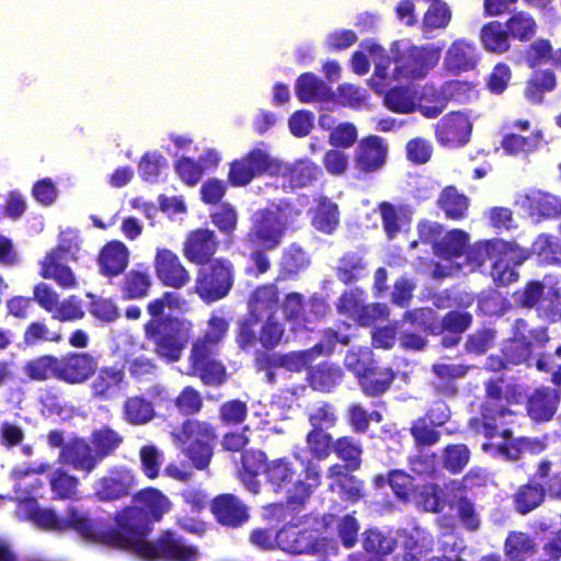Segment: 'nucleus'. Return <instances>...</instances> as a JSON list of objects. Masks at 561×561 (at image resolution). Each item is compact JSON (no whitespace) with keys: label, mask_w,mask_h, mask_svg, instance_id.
Returning a JSON list of instances; mask_svg holds the SVG:
<instances>
[{"label":"nucleus","mask_w":561,"mask_h":561,"mask_svg":"<svg viewBox=\"0 0 561 561\" xmlns=\"http://www.w3.org/2000/svg\"><path fill=\"white\" fill-rule=\"evenodd\" d=\"M545 499V489L540 484L528 483L518 489L514 502L517 512L527 514L537 508Z\"/></svg>","instance_id":"obj_46"},{"label":"nucleus","mask_w":561,"mask_h":561,"mask_svg":"<svg viewBox=\"0 0 561 561\" xmlns=\"http://www.w3.org/2000/svg\"><path fill=\"white\" fill-rule=\"evenodd\" d=\"M365 49L375 64V72L369 80L370 87L380 94L394 80L423 79L440 58L439 48L434 46H415L409 42H397L391 48L396 67L390 69V58L380 45L369 42L365 44Z\"/></svg>","instance_id":"obj_4"},{"label":"nucleus","mask_w":561,"mask_h":561,"mask_svg":"<svg viewBox=\"0 0 561 561\" xmlns=\"http://www.w3.org/2000/svg\"><path fill=\"white\" fill-rule=\"evenodd\" d=\"M341 465L331 466L328 470V479L331 480L330 489L336 492L343 500L357 502L363 497V482L354 476L345 472Z\"/></svg>","instance_id":"obj_28"},{"label":"nucleus","mask_w":561,"mask_h":561,"mask_svg":"<svg viewBox=\"0 0 561 561\" xmlns=\"http://www.w3.org/2000/svg\"><path fill=\"white\" fill-rule=\"evenodd\" d=\"M383 104L391 112L399 114H410L416 111L419 91L414 85L394 87L383 91Z\"/></svg>","instance_id":"obj_35"},{"label":"nucleus","mask_w":561,"mask_h":561,"mask_svg":"<svg viewBox=\"0 0 561 561\" xmlns=\"http://www.w3.org/2000/svg\"><path fill=\"white\" fill-rule=\"evenodd\" d=\"M489 400L483 405L482 419L473 417L469 427L476 434H483L490 442L482 444V449L506 460L517 458L518 449L513 445L510 430L504 428L511 412L499 403L501 388L490 382L486 387Z\"/></svg>","instance_id":"obj_6"},{"label":"nucleus","mask_w":561,"mask_h":561,"mask_svg":"<svg viewBox=\"0 0 561 561\" xmlns=\"http://www.w3.org/2000/svg\"><path fill=\"white\" fill-rule=\"evenodd\" d=\"M284 172L289 173V180L293 187H304L317 179L320 169L309 160L297 161L294 165H285Z\"/></svg>","instance_id":"obj_54"},{"label":"nucleus","mask_w":561,"mask_h":561,"mask_svg":"<svg viewBox=\"0 0 561 561\" xmlns=\"http://www.w3.org/2000/svg\"><path fill=\"white\" fill-rule=\"evenodd\" d=\"M278 307V289L273 284L257 287L249 299L251 316L256 320H264L266 317L275 316Z\"/></svg>","instance_id":"obj_29"},{"label":"nucleus","mask_w":561,"mask_h":561,"mask_svg":"<svg viewBox=\"0 0 561 561\" xmlns=\"http://www.w3.org/2000/svg\"><path fill=\"white\" fill-rule=\"evenodd\" d=\"M80 251V240L75 230L62 231L59 236L58 245L47 254H56L67 261H77Z\"/></svg>","instance_id":"obj_59"},{"label":"nucleus","mask_w":561,"mask_h":561,"mask_svg":"<svg viewBox=\"0 0 561 561\" xmlns=\"http://www.w3.org/2000/svg\"><path fill=\"white\" fill-rule=\"evenodd\" d=\"M135 501L147 511L153 520L158 522L171 508V502L157 489H145L138 492Z\"/></svg>","instance_id":"obj_38"},{"label":"nucleus","mask_w":561,"mask_h":561,"mask_svg":"<svg viewBox=\"0 0 561 561\" xmlns=\"http://www.w3.org/2000/svg\"><path fill=\"white\" fill-rule=\"evenodd\" d=\"M123 369L101 368L91 382L92 394L100 400H112L121 394L125 387Z\"/></svg>","instance_id":"obj_24"},{"label":"nucleus","mask_w":561,"mask_h":561,"mask_svg":"<svg viewBox=\"0 0 561 561\" xmlns=\"http://www.w3.org/2000/svg\"><path fill=\"white\" fill-rule=\"evenodd\" d=\"M297 465L283 457L267 461L261 450H249L242 455L240 479L248 491L259 493L261 483L256 479L263 472L274 492L284 493L293 504H302L320 484V468L312 461L305 462L296 448L293 451Z\"/></svg>","instance_id":"obj_1"},{"label":"nucleus","mask_w":561,"mask_h":561,"mask_svg":"<svg viewBox=\"0 0 561 561\" xmlns=\"http://www.w3.org/2000/svg\"><path fill=\"white\" fill-rule=\"evenodd\" d=\"M136 474L126 466L110 467L93 483V495L101 502H112L130 494L136 486Z\"/></svg>","instance_id":"obj_14"},{"label":"nucleus","mask_w":561,"mask_h":561,"mask_svg":"<svg viewBox=\"0 0 561 561\" xmlns=\"http://www.w3.org/2000/svg\"><path fill=\"white\" fill-rule=\"evenodd\" d=\"M123 442V435L106 425L95 428L90 436V444L98 457H100L101 462L106 457L113 455Z\"/></svg>","instance_id":"obj_36"},{"label":"nucleus","mask_w":561,"mask_h":561,"mask_svg":"<svg viewBox=\"0 0 561 561\" xmlns=\"http://www.w3.org/2000/svg\"><path fill=\"white\" fill-rule=\"evenodd\" d=\"M311 209L312 227L325 234H332L340 224V211L335 203L328 197H319Z\"/></svg>","instance_id":"obj_32"},{"label":"nucleus","mask_w":561,"mask_h":561,"mask_svg":"<svg viewBox=\"0 0 561 561\" xmlns=\"http://www.w3.org/2000/svg\"><path fill=\"white\" fill-rule=\"evenodd\" d=\"M451 20V10L446 2H434L427 9L422 21V31L425 35L446 28Z\"/></svg>","instance_id":"obj_47"},{"label":"nucleus","mask_w":561,"mask_h":561,"mask_svg":"<svg viewBox=\"0 0 561 561\" xmlns=\"http://www.w3.org/2000/svg\"><path fill=\"white\" fill-rule=\"evenodd\" d=\"M469 458L470 451L466 445L457 444L447 446L443 455L444 467L448 471L457 473L467 466Z\"/></svg>","instance_id":"obj_63"},{"label":"nucleus","mask_w":561,"mask_h":561,"mask_svg":"<svg viewBox=\"0 0 561 561\" xmlns=\"http://www.w3.org/2000/svg\"><path fill=\"white\" fill-rule=\"evenodd\" d=\"M379 210L383 229L389 238H394L409 221V214L403 207L382 203Z\"/></svg>","instance_id":"obj_48"},{"label":"nucleus","mask_w":561,"mask_h":561,"mask_svg":"<svg viewBox=\"0 0 561 561\" xmlns=\"http://www.w3.org/2000/svg\"><path fill=\"white\" fill-rule=\"evenodd\" d=\"M556 88V77L550 71H537L527 82L525 98L533 103H541L543 95Z\"/></svg>","instance_id":"obj_45"},{"label":"nucleus","mask_w":561,"mask_h":561,"mask_svg":"<svg viewBox=\"0 0 561 561\" xmlns=\"http://www.w3.org/2000/svg\"><path fill=\"white\" fill-rule=\"evenodd\" d=\"M174 445L190 458L195 468L205 469L213 456L215 433L210 424L197 420L184 422L172 432Z\"/></svg>","instance_id":"obj_11"},{"label":"nucleus","mask_w":561,"mask_h":561,"mask_svg":"<svg viewBox=\"0 0 561 561\" xmlns=\"http://www.w3.org/2000/svg\"><path fill=\"white\" fill-rule=\"evenodd\" d=\"M548 341L545 328H530L523 319L513 327V337L505 344L503 354L506 362L520 364L528 359L531 352L541 348Z\"/></svg>","instance_id":"obj_12"},{"label":"nucleus","mask_w":561,"mask_h":561,"mask_svg":"<svg viewBox=\"0 0 561 561\" xmlns=\"http://www.w3.org/2000/svg\"><path fill=\"white\" fill-rule=\"evenodd\" d=\"M540 140V131H537L528 137L520 136L515 133H506L502 138L501 146L506 154H527L537 149Z\"/></svg>","instance_id":"obj_41"},{"label":"nucleus","mask_w":561,"mask_h":561,"mask_svg":"<svg viewBox=\"0 0 561 561\" xmlns=\"http://www.w3.org/2000/svg\"><path fill=\"white\" fill-rule=\"evenodd\" d=\"M469 236L462 230L454 229L446 233L435 245V253L442 256L436 264L435 275L439 277L454 276L459 273L468 274L476 271L471 264V254L481 243L468 247Z\"/></svg>","instance_id":"obj_10"},{"label":"nucleus","mask_w":561,"mask_h":561,"mask_svg":"<svg viewBox=\"0 0 561 561\" xmlns=\"http://www.w3.org/2000/svg\"><path fill=\"white\" fill-rule=\"evenodd\" d=\"M59 379L69 383L85 381L94 373L96 363L85 353H73L59 358Z\"/></svg>","instance_id":"obj_23"},{"label":"nucleus","mask_w":561,"mask_h":561,"mask_svg":"<svg viewBox=\"0 0 561 561\" xmlns=\"http://www.w3.org/2000/svg\"><path fill=\"white\" fill-rule=\"evenodd\" d=\"M59 358L51 355L39 356L25 365V374L34 380L59 379Z\"/></svg>","instance_id":"obj_44"},{"label":"nucleus","mask_w":561,"mask_h":561,"mask_svg":"<svg viewBox=\"0 0 561 561\" xmlns=\"http://www.w3.org/2000/svg\"><path fill=\"white\" fill-rule=\"evenodd\" d=\"M515 204L530 217L553 218L561 215V197L541 190H529Z\"/></svg>","instance_id":"obj_18"},{"label":"nucleus","mask_w":561,"mask_h":561,"mask_svg":"<svg viewBox=\"0 0 561 561\" xmlns=\"http://www.w3.org/2000/svg\"><path fill=\"white\" fill-rule=\"evenodd\" d=\"M559 397L556 390L550 388L536 389L528 398L527 412L536 422L551 420L557 411Z\"/></svg>","instance_id":"obj_30"},{"label":"nucleus","mask_w":561,"mask_h":561,"mask_svg":"<svg viewBox=\"0 0 561 561\" xmlns=\"http://www.w3.org/2000/svg\"><path fill=\"white\" fill-rule=\"evenodd\" d=\"M211 512L218 523L228 527H239L249 518L248 507L232 494L215 497L211 502Z\"/></svg>","instance_id":"obj_22"},{"label":"nucleus","mask_w":561,"mask_h":561,"mask_svg":"<svg viewBox=\"0 0 561 561\" xmlns=\"http://www.w3.org/2000/svg\"><path fill=\"white\" fill-rule=\"evenodd\" d=\"M298 216L299 211L288 204L259 209L252 216L250 239L265 250H273Z\"/></svg>","instance_id":"obj_9"},{"label":"nucleus","mask_w":561,"mask_h":561,"mask_svg":"<svg viewBox=\"0 0 561 561\" xmlns=\"http://www.w3.org/2000/svg\"><path fill=\"white\" fill-rule=\"evenodd\" d=\"M387 147L382 139L377 136H369L363 139L356 149V164L365 171L370 172L379 169L386 161Z\"/></svg>","instance_id":"obj_27"},{"label":"nucleus","mask_w":561,"mask_h":561,"mask_svg":"<svg viewBox=\"0 0 561 561\" xmlns=\"http://www.w3.org/2000/svg\"><path fill=\"white\" fill-rule=\"evenodd\" d=\"M533 253L537 255L542 264H553L561 262V247L557 238L541 234L533 243Z\"/></svg>","instance_id":"obj_56"},{"label":"nucleus","mask_w":561,"mask_h":561,"mask_svg":"<svg viewBox=\"0 0 561 561\" xmlns=\"http://www.w3.org/2000/svg\"><path fill=\"white\" fill-rule=\"evenodd\" d=\"M84 317L81 300L76 296H70L62 301H58L56 309L51 312V318L60 322H71L81 320Z\"/></svg>","instance_id":"obj_61"},{"label":"nucleus","mask_w":561,"mask_h":561,"mask_svg":"<svg viewBox=\"0 0 561 561\" xmlns=\"http://www.w3.org/2000/svg\"><path fill=\"white\" fill-rule=\"evenodd\" d=\"M167 307L164 297L149 302L148 312L152 319L146 324V336L156 345L157 354L176 362L182 355L192 331V323L181 318H160Z\"/></svg>","instance_id":"obj_7"},{"label":"nucleus","mask_w":561,"mask_h":561,"mask_svg":"<svg viewBox=\"0 0 561 561\" xmlns=\"http://www.w3.org/2000/svg\"><path fill=\"white\" fill-rule=\"evenodd\" d=\"M325 539H317L314 534L300 529L299 525L288 523L276 534V545L280 550L291 554L329 553Z\"/></svg>","instance_id":"obj_16"},{"label":"nucleus","mask_w":561,"mask_h":561,"mask_svg":"<svg viewBox=\"0 0 561 561\" xmlns=\"http://www.w3.org/2000/svg\"><path fill=\"white\" fill-rule=\"evenodd\" d=\"M60 461L71 466L75 470L91 473L100 463L91 444L84 439H73L67 443L59 455Z\"/></svg>","instance_id":"obj_21"},{"label":"nucleus","mask_w":561,"mask_h":561,"mask_svg":"<svg viewBox=\"0 0 561 561\" xmlns=\"http://www.w3.org/2000/svg\"><path fill=\"white\" fill-rule=\"evenodd\" d=\"M296 93L302 102L324 101L331 95L327 84L312 73H305L297 79Z\"/></svg>","instance_id":"obj_37"},{"label":"nucleus","mask_w":561,"mask_h":561,"mask_svg":"<svg viewBox=\"0 0 561 561\" xmlns=\"http://www.w3.org/2000/svg\"><path fill=\"white\" fill-rule=\"evenodd\" d=\"M66 262L68 261L56 256V254H46L41 262V276L54 280L64 289L76 288L78 285L76 275Z\"/></svg>","instance_id":"obj_31"},{"label":"nucleus","mask_w":561,"mask_h":561,"mask_svg":"<svg viewBox=\"0 0 561 561\" xmlns=\"http://www.w3.org/2000/svg\"><path fill=\"white\" fill-rule=\"evenodd\" d=\"M336 339V334L330 333L327 343H318L310 350L291 352L283 355L278 358V364L287 370L300 371L314 358L316 355L331 353Z\"/></svg>","instance_id":"obj_33"},{"label":"nucleus","mask_w":561,"mask_h":561,"mask_svg":"<svg viewBox=\"0 0 561 561\" xmlns=\"http://www.w3.org/2000/svg\"><path fill=\"white\" fill-rule=\"evenodd\" d=\"M438 203L446 216L456 220L465 217L469 206L468 198L453 186L442 192Z\"/></svg>","instance_id":"obj_43"},{"label":"nucleus","mask_w":561,"mask_h":561,"mask_svg":"<svg viewBox=\"0 0 561 561\" xmlns=\"http://www.w3.org/2000/svg\"><path fill=\"white\" fill-rule=\"evenodd\" d=\"M506 26L513 37L525 41L535 34L536 22L529 14L518 12L507 21Z\"/></svg>","instance_id":"obj_64"},{"label":"nucleus","mask_w":561,"mask_h":561,"mask_svg":"<svg viewBox=\"0 0 561 561\" xmlns=\"http://www.w3.org/2000/svg\"><path fill=\"white\" fill-rule=\"evenodd\" d=\"M284 314L291 324L293 331L308 329L309 318H305L302 297L297 293L288 294L283 304Z\"/></svg>","instance_id":"obj_55"},{"label":"nucleus","mask_w":561,"mask_h":561,"mask_svg":"<svg viewBox=\"0 0 561 561\" xmlns=\"http://www.w3.org/2000/svg\"><path fill=\"white\" fill-rule=\"evenodd\" d=\"M158 278L167 286L181 288L190 280V274L176 254L168 249H158L154 260Z\"/></svg>","instance_id":"obj_20"},{"label":"nucleus","mask_w":561,"mask_h":561,"mask_svg":"<svg viewBox=\"0 0 561 561\" xmlns=\"http://www.w3.org/2000/svg\"><path fill=\"white\" fill-rule=\"evenodd\" d=\"M232 286L231 265L222 260H215L204 265L197 275L195 290L208 302L224 298Z\"/></svg>","instance_id":"obj_13"},{"label":"nucleus","mask_w":561,"mask_h":561,"mask_svg":"<svg viewBox=\"0 0 561 561\" xmlns=\"http://www.w3.org/2000/svg\"><path fill=\"white\" fill-rule=\"evenodd\" d=\"M341 369L329 363L318 365L309 374L311 387L319 391H330L341 381Z\"/></svg>","instance_id":"obj_42"},{"label":"nucleus","mask_w":561,"mask_h":561,"mask_svg":"<svg viewBox=\"0 0 561 561\" xmlns=\"http://www.w3.org/2000/svg\"><path fill=\"white\" fill-rule=\"evenodd\" d=\"M535 538L523 531H510L504 541L506 561H528L537 552Z\"/></svg>","instance_id":"obj_34"},{"label":"nucleus","mask_w":561,"mask_h":561,"mask_svg":"<svg viewBox=\"0 0 561 561\" xmlns=\"http://www.w3.org/2000/svg\"><path fill=\"white\" fill-rule=\"evenodd\" d=\"M336 420L334 408L325 402H319L309 410V422L313 430H328L335 425Z\"/></svg>","instance_id":"obj_62"},{"label":"nucleus","mask_w":561,"mask_h":561,"mask_svg":"<svg viewBox=\"0 0 561 561\" xmlns=\"http://www.w3.org/2000/svg\"><path fill=\"white\" fill-rule=\"evenodd\" d=\"M129 261V250L121 241H111L103 247L98 257L101 274L116 276L124 272Z\"/></svg>","instance_id":"obj_26"},{"label":"nucleus","mask_w":561,"mask_h":561,"mask_svg":"<svg viewBox=\"0 0 561 561\" xmlns=\"http://www.w3.org/2000/svg\"><path fill=\"white\" fill-rule=\"evenodd\" d=\"M479 61V53L476 45L465 38L454 41L447 48L444 57L445 69L453 73L470 71Z\"/></svg>","instance_id":"obj_19"},{"label":"nucleus","mask_w":561,"mask_h":561,"mask_svg":"<svg viewBox=\"0 0 561 561\" xmlns=\"http://www.w3.org/2000/svg\"><path fill=\"white\" fill-rule=\"evenodd\" d=\"M118 530L102 531L96 526V538L108 546L133 551L145 560L197 561L198 550L182 537L167 530L156 541L146 540L150 531L147 514L138 507H128L116 516Z\"/></svg>","instance_id":"obj_2"},{"label":"nucleus","mask_w":561,"mask_h":561,"mask_svg":"<svg viewBox=\"0 0 561 561\" xmlns=\"http://www.w3.org/2000/svg\"><path fill=\"white\" fill-rule=\"evenodd\" d=\"M229 329V318L222 310L211 313L205 335L194 341L190 356L188 367L184 374L199 377L209 386L220 385L226 379L224 365L215 359L216 347L225 339Z\"/></svg>","instance_id":"obj_5"},{"label":"nucleus","mask_w":561,"mask_h":561,"mask_svg":"<svg viewBox=\"0 0 561 561\" xmlns=\"http://www.w3.org/2000/svg\"><path fill=\"white\" fill-rule=\"evenodd\" d=\"M48 468L49 465L46 462H33L18 465L12 469L11 478L14 481L13 489L18 500L16 516L44 530L73 529L90 540L96 538V524L85 513L70 507L67 515L61 517L51 508L41 507L32 496L43 486L38 476L46 472Z\"/></svg>","instance_id":"obj_3"},{"label":"nucleus","mask_w":561,"mask_h":561,"mask_svg":"<svg viewBox=\"0 0 561 561\" xmlns=\"http://www.w3.org/2000/svg\"><path fill=\"white\" fill-rule=\"evenodd\" d=\"M433 371L438 378L436 387L447 394H453L456 391L453 382L466 375L467 367L458 364L439 363L433 366Z\"/></svg>","instance_id":"obj_53"},{"label":"nucleus","mask_w":561,"mask_h":561,"mask_svg":"<svg viewBox=\"0 0 561 561\" xmlns=\"http://www.w3.org/2000/svg\"><path fill=\"white\" fill-rule=\"evenodd\" d=\"M333 449L339 458L346 462L348 469L356 470L359 468L362 448L353 438H339L333 445Z\"/></svg>","instance_id":"obj_57"},{"label":"nucleus","mask_w":561,"mask_h":561,"mask_svg":"<svg viewBox=\"0 0 561 561\" xmlns=\"http://www.w3.org/2000/svg\"><path fill=\"white\" fill-rule=\"evenodd\" d=\"M217 242L215 234L208 229L191 232L184 243V256L196 264H205L215 253Z\"/></svg>","instance_id":"obj_25"},{"label":"nucleus","mask_w":561,"mask_h":561,"mask_svg":"<svg viewBox=\"0 0 561 561\" xmlns=\"http://www.w3.org/2000/svg\"><path fill=\"white\" fill-rule=\"evenodd\" d=\"M62 340L61 332L50 331L48 327L41 321L30 323L23 334V341L26 345H35L39 342L60 343Z\"/></svg>","instance_id":"obj_58"},{"label":"nucleus","mask_w":561,"mask_h":561,"mask_svg":"<svg viewBox=\"0 0 561 561\" xmlns=\"http://www.w3.org/2000/svg\"><path fill=\"white\" fill-rule=\"evenodd\" d=\"M397 539L388 530L377 528L364 533L363 546L366 551L377 554H389L393 551Z\"/></svg>","instance_id":"obj_50"},{"label":"nucleus","mask_w":561,"mask_h":561,"mask_svg":"<svg viewBox=\"0 0 561 561\" xmlns=\"http://www.w3.org/2000/svg\"><path fill=\"white\" fill-rule=\"evenodd\" d=\"M344 364L347 369L353 371L358 378L364 376L374 367L371 352L368 347L351 350L345 355Z\"/></svg>","instance_id":"obj_60"},{"label":"nucleus","mask_w":561,"mask_h":561,"mask_svg":"<svg viewBox=\"0 0 561 561\" xmlns=\"http://www.w3.org/2000/svg\"><path fill=\"white\" fill-rule=\"evenodd\" d=\"M274 160L262 148H254L230 163L228 182L232 186H247L251 181L268 171Z\"/></svg>","instance_id":"obj_15"},{"label":"nucleus","mask_w":561,"mask_h":561,"mask_svg":"<svg viewBox=\"0 0 561 561\" xmlns=\"http://www.w3.org/2000/svg\"><path fill=\"white\" fill-rule=\"evenodd\" d=\"M472 124L466 113L453 112L445 115L436 125L437 140L449 147L468 142Z\"/></svg>","instance_id":"obj_17"},{"label":"nucleus","mask_w":561,"mask_h":561,"mask_svg":"<svg viewBox=\"0 0 561 561\" xmlns=\"http://www.w3.org/2000/svg\"><path fill=\"white\" fill-rule=\"evenodd\" d=\"M401 537L404 539L403 546L407 550L403 561L416 560L423 551L431 550L434 540L431 534L421 527H414L410 533H403Z\"/></svg>","instance_id":"obj_39"},{"label":"nucleus","mask_w":561,"mask_h":561,"mask_svg":"<svg viewBox=\"0 0 561 561\" xmlns=\"http://www.w3.org/2000/svg\"><path fill=\"white\" fill-rule=\"evenodd\" d=\"M49 483L54 494L62 500L78 496L79 480L64 469H56L50 473Z\"/></svg>","instance_id":"obj_52"},{"label":"nucleus","mask_w":561,"mask_h":561,"mask_svg":"<svg viewBox=\"0 0 561 561\" xmlns=\"http://www.w3.org/2000/svg\"><path fill=\"white\" fill-rule=\"evenodd\" d=\"M480 39L484 49L491 53L503 54L510 48L507 32L497 21L490 22L481 28Z\"/></svg>","instance_id":"obj_40"},{"label":"nucleus","mask_w":561,"mask_h":561,"mask_svg":"<svg viewBox=\"0 0 561 561\" xmlns=\"http://www.w3.org/2000/svg\"><path fill=\"white\" fill-rule=\"evenodd\" d=\"M393 380L390 369H377L373 367L359 378L363 391L368 396H377L385 392Z\"/></svg>","instance_id":"obj_51"},{"label":"nucleus","mask_w":561,"mask_h":561,"mask_svg":"<svg viewBox=\"0 0 561 561\" xmlns=\"http://www.w3.org/2000/svg\"><path fill=\"white\" fill-rule=\"evenodd\" d=\"M471 264L476 270L482 266L486 259L493 261L492 278L501 286L516 282V267L528 257V252L517 244L501 239L481 242L471 254Z\"/></svg>","instance_id":"obj_8"},{"label":"nucleus","mask_w":561,"mask_h":561,"mask_svg":"<svg viewBox=\"0 0 561 561\" xmlns=\"http://www.w3.org/2000/svg\"><path fill=\"white\" fill-rule=\"evenodd\" d=\"M153 407L141 397L128 398L124 404L125 420L133 425H142L152 420Z\"/></svg>","instance_id":"obj_49"}]
</instances>
